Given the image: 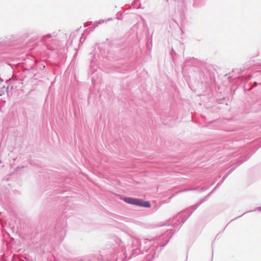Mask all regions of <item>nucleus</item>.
Masks as SVG:
<instances>
[{"label":"nucleus","instance_id":"obj_1","mask_svg":"<svg viewBox=\"0 0 261 261\" xmlns=\"http://www.w3.org/2000/svg\"><path fill=\"white\" fill-rule=\"evenodd\" d=\"M132 204L144 207H150V203L149 201L137 198H132Z\"/></svg>","mask_w":261,"mask_h":261},{"label":"nucleus","instance_id":"obj_2","mask_svg":"<svg viewBox=\"0 0 261 261\" xmlns=\"http://www.w3.org/2000/svg\"><path fill=\"white\" fill-rule=\"evenodd\" d=\"M124 200L128 203H130V198H125L124 199Z\"/></svg>","mask_w":261,"mask_h":261}]
</instances>
